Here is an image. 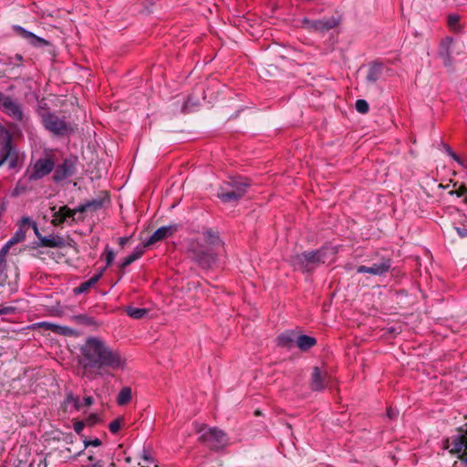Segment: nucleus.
I'll list each match as a JSON object with an SVG mask.
<instances>
[{
  "mask_svg": "<svg viewBox=\"0 0 467 467\" xmlns=\"http://www.w3.org/2000/svg\"><path fill=\"white\" fill-rule=\"evenodd\" d=\"M85 428V423L84 421H81V420H77L74 422L73 424V429L74 431L78 433V434H80L83 430Z\"/></svg>",
  "mask_w": 467,
  "mask_h": 467,
  "instance_id": "4c0bfd02",
  "label": "nucleus"
},
{
  "mask_svg": "<svg viewBox=\"0 0 467 467\" xmlns=\"http://www.w3.org/2000/svg\"><path fill=\"white\" fill-rule=\"evenodd\" d=\"M10 250L5 244L0 249V275H5L7 269L6 256Z\"/></svg>",
  "mask_w": 467,
  "mask_h": 467,
  "instance_id": "a878e982",
  "label": "nucleus"
},
{
  "mask_svg": "<svg viewBox=\"0 0 467 467\" xmlns=\"http://www.w3.org/2000/svg\"><path fill=\"white\" fill-rule=\"evenodd\" d=\"M44 127L55 135H66L69 132L70 127L64 119L54 113L42 114Z\"/></svg>",
  "mask_w": 467,
  "mask_h": 467,
  "instance_id": "423d86ee",
  "label": "nucleus"
},
{
  "mask_svg": "<svg viewBox=\"0 0 467 467\" xmlns=\"http://www.w3.org/2000/svg\"><path fill=\"white\" fill-rule=\"evenodd\" d=\"M398 413H399L398 410H396L392 408H389L387 410V415H388L389 419H390V420L395 419L398 416Z\"/></svg>",
  "mask_w": 467,
  "mask_h": 467,
  "instance_id": "c03bdc74",
  "label": "nucleus"
},
{
  "mask_svg": "<svg viewBox=\"0 0 467 467\" xmlns=\"http://www.w3.org/2000/svg\"><path fill=\"white\" fill-rule=\"evenodd\" d=\"M131 400V389L129 387H125L121 389L119 391L118 397H117V403L119 406H123L128 404Z\"/></svg>",
  "mask_w": 467,
  "mask_h": 467,
  "instance_id": "393cba45",
  "label": "nucleus"
},
{
  "mask_svg": "<svg viewBox=\"0 0 467 467\" xmlns=\"http://www.w3.org/2000/svg\"><path fill=\"white\" fill-rule=\"evenodd\" d=\"M250 182L248 179H236L223 182L218 192V198L223 202H236L247 192Z\"/></svg>",
  "mask_w": 467,
  "mask_h": 467,
  "instance_id": "20e7f679",
  "label": "nucleus"
},
{
  "mask_svg": "<svg viewBox=\"0 0 467 467\" xmlns=\"http://www.w3.org/2000/svg\"><path fill=\"white\" fill-rule=\"evenodd\" d=\"M54 161L49 158L38 159L33 166V171L28 175L29 181L39 180L49 174L54 169Z\"/></svg>",
  "mask_w": 467,
  "mask_h": 467,
  "instance_id": "1a4fd4ad",
  "label": "nucleus"
},
{
  "mask_svg": "<svg viewBox=\"0 0 467 467\" xmlns=\"http://www.w3.org/2000/svg\"><path fill=\"white\" fill-rule=\"evenodd\" d=\"M88 462L91 463L90 465H92L93 463H95V459L92 455H89L88 458Z\"/></svg>",
  "mask_w": 467,
  "mask_h": 467,
  "instance_id": "8fccbe9b",
  "label": "nucleus"
},
{
  "mask_svg": "<svg viewBox=\"0 0 467 467\" xmlns=\"http://www.w3.org/2000/svg\"><path fill=\"white\" fill-rule=\"evenodd\" d=\"M105 268L101 269L98 274L93 275L88 281L83 282L80 285L74 288L75 295H80L87 292L91 286H93L103 275Z\"/></svg>",
  "mask_w": 467,
  "mask_h": 467,
  "instance_id": "6ab92c4d",
  "label": "nucleus"
},
{
  "mask_svg": "<svg viewBox=\"0 0 467 467\" xmlns=\"http://www.w3.org/2000/svg\"><path fill=\"white\" fill-rule=\"evenodd\" d=\"M75 172V163L73 161L67 159L62 164L58 165L54 172L53 179L60 182L71 176Z\"/></svg>",
  "mask_w": 467,
  "mask_h": 467,
  "instance_id": "f8f14e48",
  "label": "nucleus"
},
{
  "mask_svg": "<svg viewBox=\"0 0 467 467\" xmlns=\"http://www.w3.org/2000/svg\"><path fill=\"white\" fill-rule=\"evenodd\" d=\"M129 241V238L128 237H120L119 238V244L123 247L127 242Z\"/></svg>",
  "mask_w": 467,
  "mask_h": 467,
  "instance_id": "09e8293b",
  "label": "nucleus"
},
{
  "mask_svg": "<svg viewBox=\"0 0 467 467\" xmlns=\"http://www.w3.org/2000/svg\"><path fill=\"white\" fill-rule=\"evenodd\" d=\"M145 247H146L145 244L142 246L136 247L135 250L123 260L120 267L125 268V267L129 266L130 264H132L133 262H135L137 259L141 257L145 252Z\"/></svg>",
  "mask_w": 467,
  "mask_h": 467,
  "instance_id": "4be33fe9",
  "label": "nucleus"
},
{
  "mask_svg": "<svg viewBox=\"0 0 467 467\" xmlns=\"http://www.w3.org/2000/svg\"><path fill=\"white\" fill-rule=\"evenodd\" d=\"M455 229H456L457 234H458L462 238L467 237V229H466V228H463V227H456Z\"/></svg>",
  "mask_w": 467,
  "mask_h": 467,
  "instance_id": "a18cd8bd",
  "label": "nucleus"
},
{
  "mask_svg": "<svg viewBox=\"0 0 467 467\" xmlns=\"http://www.w3.org/2000/svg\"><path fill=\"white\" fill-rule=\"evenodd\" d=\"M177 231V225L161 226L158 228L145 243V246L153 244L156 242L164 240Z\"/></svg>",
  "mask_w": 467,
  "mask_h": 467,
  "instance_id": "ddd939ff",
  "label": "nucleus"
},
{
  "mask_svg": "<svg viewBox=\"0 0 467 467\" xmlns=\"http://www.w3.org/2000/svg\"><path fill=\"white\" fill-rule=\"evenodd\" d=\"M114 259H115V254H114L113 250L107 246L105 249L106 265L107 266L110 265L113 263Z\"/></svg>",
  "mask_w": 467,
  "mask_h": 467,
  "instance_id": "473e14b6",
  "label": "nucleus"
},
{
  "mask_svg": "<svg viewBox=\"0 0 467 467\" xmlns=\"http://www.w3.org/2000/svg\"><path fill=\"white\" fill-rule=\"evenodd\" d=\"M295 343V335L292 332L286 331L285 333H282L277 337V345L290 348L293 347Z\"/></svg>",
  "mask_w": 467,
  "mask_h": 467,
  "instance_id": "5701e85b",
  "label": "nucleus"
},
{
  "mask_svg": "<svg viewBox=\"0 0 467 467\" xmlns=\"http://www.w3.org/2000/svg\"><path fill=\"white\" fill-rule=\"evenodd\" d=\"M203 242L204 244L199 240H192L189 243L188 251L200 266L209 268L216 261L213 248L221 245V240L216 233L206 230L203 232Z\"/></svg>",
  "mask_w": 467,
  "mask_h": 467,
  "instance_id": "f03ea898",
  "label": "nucleus"
},
{
  "mask_svg": "<svg viewBox=\"0 0 467 467\" xmlns=\"http://www.w3.org/2000/svg\"><path fill=\"white\" fill-rule=\"evenodd\" d=\"M126 312L130 317L140 319L148 313V310L146 308L128 306Z\"/></svg>",
  "mask_w": 467,
  "mask_h": 467,
  "instance_id": "cd10ccee",
  "label": "nucleus"
},
{
  "mask_svg": "<svg viewBox=\"0 0 467 467\" xmlns=\"http://www.w3.org/2000/svg\"><path fill=\"white\" fill-rule=\"evenodd\" d=\"M198 431L201 433L199 439L212 450L218 451L229 444L226 433L217 428L203 427Z\"/></svg>",
  "mask_w": 467,
  "mask_h": 467,
  "instance_id": "39448f33",
  "label": "nucleus"
},
{
  "mask_svg": "<svg viewBox=\"0 0 467 467\" xmlns=\"http://www.w3.org/2000/svg\"><path fill=\"white\" fill-rule=\"evenodd\" d=\"M65 239L59 235H49L41 238L39 245L42 247L59 248L65 245Z\"/></svg>",
  "mask_w": 467,
  "mask_h": 467,
  "instance_id": "f3484780",
  "label": "nucleus"
},
{
  "mask_svg": "<svg viewBox=\"0 0 467 467\" xmlns=\"http://www.w3.org/2000/svg\"><path fill=\"white\" fill-rule=\"evenodd\" d=\"M15 58H16V61H22L23 60V57L21 55H19V54H16Z\"/></svg>",
  "mask_w": 467,
  "mask_h": 467,
  "instance_id": "3c124183",
  "label": "nucleus"
},
{
  "mask_svg": "<svg viewBox=\"0 0 467 467\" xmlns=\"http://www.w3.org/2000/svg\"><path fill=\"white\" fill-rule=\"evenodd\" d=\"M80 352V364L84 368L83 376L89 379L102 376L103 368L119 369L124 364L120 354L99 337H88L81 346Z\"/></svg>",
  "mask_w": 467,
  "mask_h": 467,
  "instance_id": "f257e3e1",
  "label": "nucleus"
},
{
  "mask_svg": "<svg viewBox=\"0 0 467 467\" xmlns=\"http://www.w3.org/2000/svg\"><path fill=\"white\" fill-rule=\"evenodd\" d=\"M383 70V65L381 63L375 62L370 65L367 79L369 82H376L381 76Z\"/></svg>",
  "mask_w": 467,
  "mask_h": 467,
  "instance_id": "412c9836",
  "label": "nucleus"
},
{
  "mask_svg": "<svg viewBox=\"0 0 467 467\" xmlns=\"http://www.w3.org/2000/svg\"><path fill=\"white\" fill-rule=\"evenodd\" d=\"M0 109L14 120L22 121L24 114L19 103L0 91Z\"/></svg>",
  "mask_w": 467,
  "mask_h": 467,
  "instance_id": "6e6552de",
  "label": "nucleus"
},
{
  "mask_svg": "<svg viewBox=\"0 0 467 467\" xmlns=\"http://www.w3.org/2000/svg\"><path fill=\"white\" fill-rule=\"evenodd\" d=\"M52 211H53V214H52V221H51V223L55 226H57V225H60L64 223H66V218H65V213L64 211H62V206L57 210L56 211L55 208H52Z\"/></svg>",
  "mask_w": 467,
  "mask_h": 467,
  "instance_id": "bb28decb",
  "label": "nucleus"
},
{
  "mask_svg": "<svg viewBox=\"0 0 467 467\" xmlns=\"http://www.w3.org/2000/svg\"><path fill=\"white\" fill-rule=\"evenodd\" d=\"M55 333L63 336H72L75 334V331L69 327L57 325Z\"/></svg>",
  "mask_w": 467,
  "mask_h": 467,
  "instance_id": "c85d7f7f",
  "label": "nucleus"
},
{
  "mask_svg": "<svg viewBox=\"0 0 467 467\" xmlns=\"http://www.w3.org/2000/svg\"><path fill=\"white\" fill-rule=\"evenodd\" d=\"M20 193V189H18V187H16L15 190H14V195H18Z\"/></svg>",
  "mask_w": 467,
  "mask_h": 467,
  "instance_id": "603ef678",
  "label": "nucleus"
},
{
  "mask_svg": "<svg viewBox=\"0 0 467 467\" xmlns=\"http://www.w3.org/2000/svg\"><path fill=\"white\" fill-rule=\"evenodd\" d=\"M451 43V38L443 40L439 50V55L442 58L445 67H451L452 65V57L450 50Z\"/></svg>",
  "mask_w": 467,
  "mask_h": 467,
  "instance_id": "a211bd4d",
  "label": "nucleus"
},
{
  "mask_svg": "<svg viewBox=\"0 0 467 467\" xmlns=\"http://www.w3.org/2000/svg\"><path fill=\"white\" fill-rule=\"evenodd\" d=\"M30 222L29 217H23L18 223V228L13 236L5 244L7 247H12L19 243H22L26 240V223Z\"/></svg>",
  "mask_w": 467,
  "mask_h": 467,
  "instance_id": "9b49d317",
  "label": "nucleus"
},
{
  "mask_svg": "<svg viewBox=\"0 0 467 467\" xmlns=\"http://www.w3.org/2000/svg\"><path fill=\"white\" fill-rule=\"evenodd\" d=\"M18 253H19V252H18V251H16V248H13V249H12V254H17Z\"/></svg>",
  "mask_w": 467,
  "mask_h": 467,
  "instance_id": "864d4df0",
  "label": "nucleus"
},
{
  "mask_svg": "<svg viewBox=\"0 0 467 467\" xmlns=\"http://www.w3.org/2000/svg\"><path fill=\"white\" fill-rule=\"evenodd\" d=\"M98 420V416L96 414H90L87 419L88 424H93Z\"/></svg>",
  "mask_w": 467,
  "mask_h": 467,
  "instance_id": "de8ad7c7",
  "label": "nucleus"
},
{
  "mask_svg": "<svg viewBox=\"0 0 467 467\" xmlns=\"http://www.w3.org/2000/svg\"><path fill=\"white\" fill-rule=\"evenodd\" d=\"M16 30L19 31L23 37H25L26 39H27L30 43H32L34 45L47 43L43 38L36 36L32 32L26 31V29L22 28L21 26H16Z\"/></svg>",
  "mask_w": 467,
  "mask_h": 467,
  "instance_id": "b1692460",
  "label": "nucleus"
},
{
  "mask_svg": "<svg viewBox=\"0 0 467 467\" xmlns=\"http://www.w3.org/2000/svg\"><path fill=\"white\" fill-rule=\"evenodd\" d=\"M114 467V466H113Z\"/></svg>",
  "mask_w": 467,
  "mask_h": 467,
  "instance_id": "5fc2aeb1",
  "label": "nucleus"
},
{
  "mask_svg": "<svg viewBox=\"0 0 467 467\" xmlns=\"http://www.w3.org/2000/svg\"><path fill=\"white\" fill-rule=\"evenodd\" d=\"M93 398L88 396V397H85L84 400H83V406H91L93 404Z\"/></svg>",
  "mask_w": 467,
  "mask_h": 467,
  "instance_id": "49530a36",
  "label": "nucleus"
},
{
  "mask_svg": "<svg viewBox=\"0 0 467 467\" xmlns=\"http://www.w3.org/2000/svg\"><path fill=\"white\" fill-rule=\"evenodd\" d=\"M390 258L381 257L379 262L373 263L370 266L359 265L357 268L358 274H370L373 275H382L388 273L391 267Z\"/></svg>",
  "mask_w": 467,
  "mask_h": 467,
  "instance_id": "9d476101",
  "label": "nucleus"
},
{
  "mask_svg": "<svg viewBox=\"0 0 467 467\" xmlns=\"http://www.w3.org/2000/svg\"><path fill=\"white\" fill-rule=\"evenodd\" d=\"M334 247L323 246L320 249L304 252L291 258V263L296 269L303 272H309L320 264H325L329 258L336 254Z\"/></svg>",
  "mask_w": 467,
  "mask_h": 467,
  "instance_id": "7ed1b4c3",
  "label": "nucleus"
},
{
  "mask_svg": "<svg viewBox=\"0 0 467 467\" xmlns=\"http://www.w3.org/2000/svg\"><path fill=\"white\" fill-rule=\"evenodd\" d=\"M122 418H118L111 421L109 425V431L113 434L117 433L121 428Z\"/></svg>",
  "mask_w": 467,
  "mask_h": 467,
  "instance_id": "2f4dec72",
  "label": "nucleus"
},
{
  "mask_svg": "<svg viewBox=\"0 0 467 467\" xmlns=\"http://www.w3.org/2000/svg\"><path fill=\"white\" fill-rule=\"evenodd\" d=\"M83 407L82 401L78 396L68 393L63 401V408L67 411L79 410Z\"/></svg>",
  "mask_w": 467,
  "mask_h": 467,
  "instance_id": "dca6fc26",
  "label": "nucleus"
},
{
  "mask_svg": "<svg viewBox=\"0 0 467 467\" xmlns=\"http://www.w3.org/2000/svg\"><path fill=\"white\" fill-rule=\"evenodd\" d=\"M86 204H89L88 205V209L97 210V209H99L102 206V202L101 201H98V200H93V201L86 202Z\"/></svg>",
  "mask_w": 467,
  "mask_h": 467,
  "instance_id": "58836bf2",
  "label": "nucleus"
},
{
  "mask_svg": "<svg viewBox=\"0 0 467 467\" xmlns=\"http://www.w3.org/2000/svg\"><path fill=\"white\" fill-rule=\"evenodd\" d=\"M62 211H64V213H65L66 222L77 221V219L75 217L76 216L75 213L68 206H67V205L62 206ZM78 220H80V218H78Z\"/></svg>",
  "mask_w": 467,
  "mask_h": 467,
  "instance_id": "c756f323",
  "label": "nucleus"
},
{
  "mask_svg": "<svg viewBox=\"0 0 467 467\" xmlns=\"http://www.w3.org/2000/svg\"><path fill=\"white\" fill-rule=\"evenodd\" d=\"M47 459L43 456H40L38 461L33 460L30 463V467H47Z\"/></svg>",
  "mask_w": 467,
  "mask_h": 467,
  "instance_id": "f704fd0d",
  "label": "nucleus"
},
{
  "mask_svg": "<svg viewBox=\"0 0 467 467\" xmlns=\"http://www.w3.org/2000/svg\"><path fill=\"white\" fill-rule=\"evenodd\" d=\"M29 227H32V229L34 230V233L36 234V236L38 238L39 242L41 241V238H43L44 236L39 233V230H38V227H37V224L36 222L32 221L30 219V222L26 223V230L29 228Z\"/></svg>",
  "mask_w": 467,
  "mask_h": 467,
  "instance_id": "72a5a7b5",
  "label": "nucleus"
},
{
  "mask_svg": "<svg viewBox=\"0 0 467 467\" xmlns=\"http://www.w3.org/2000/svg\"><path fill=\"white\" fill-rule=\"evenodd\" d=\"M39 327L55 333L57 324L50 323V322H41V323H39Z\"/></svg>",
  "mask_w": 467,
  "mask_h": 467,
  "instance_id": "e433bc0d",
  "label": "nucleus"
},
{
  "mask_svg": "<svg viewBox=\"0 0 467 467\" xmlns=\"http://www.w3.org/2000/svg\"><path fill=\"white\" fill-rule=\"evenodd\" d=\"M302 24L305 28L314 31H327L335 26V24L329 20H310L304 18Z\"/></svg>",
  "mask_w": 467,
  "mask_h": 467,
  "instance_id": "2eb2a0df",
  "label": "nucleus"
},
{
  "mask_svg": "<svg viewBox=\"0 0 467 467\" xmlns=\"http://www.w3.org/2000/svg\"><path fill=\"white\" fill-rule=\"evenodd\" d=\"M445 150H446V152L450 156H451L456 161H458L459 163L462 164V161H461V159L459 158V156L457 154H455L453 152V150L449 146H445Z\"/></svg>",
  "mask_w": 467,
  "mask_h": 467,
  "instance_id": "79ce46f5",
  "label": "nucleus"
},
{
  "mask_svg": "<svg viewBox=\"0 0 467 467\" xmlns=\"http://www.w3.org/2000/svg\"><path fill=\"white\" fill-rule=\"evenodd\" d=\"M328 376L327 372H322L317 367L313 368L310 387L315 391L325 389L327 384Z\"/></svg>",
  "mask_w": 467,
  "mask_h": 467,
  "instance_id": "4468645a",
  "label": "nucleus"
},
{
  "mask_svg": "<svg viewBox=\"0 0 467 467\" xmlns=\"http://www.w3.org/2000/svg\"><path fill=\"white\" fill-rule=\"evenodd\" d=\"M459 16L456 15H451L448 17V24L452 29H456V26L459 24Z\"/></svg>",
  "mask_w": 467,
  "mask_h": 467,
  "instance_id": "c9c22d12",
  "label": "nucleus"
},
{
  "mask_svg": "<svg viewBox=\"0 0 467 467\" xmlns=\"http://www.w3.org/2000/svg\"><path fill=\"white\" fill-rule=\"evenodd\" d=\"M356 109L362 114H365L368 111L369 107L368 102L365 99H358L356 101Z\"/></svg>",
  "mask_w": 467,
  "mask_h": 467,
  "instance_id": "7c9ffc66",
  "label": "nucleus"
},
{
  "mask_svg": "<svg viewBox=\"0 0 467 467\" xmlns=\"http://www.w3.org/2000/svg\"><path fill=\"white\" fill-rule=\"evenodd\" d=\"M85 447L93 446V447H99L101 445V441L98 438L91 440V441H85Z\"/></svg>",
  "mask_w": 467,
  "mask_h": 467,
  "instance_id": "ea45409f",
  "label": "nucleus"
},
{
  "mask_svg": "<svg viewBox=\"0 0 467 467\" xmlns=\"http://www.w3.org/2000/svg\"><path fill=\"white\" fill-rule=\"evenodd\" d=\"M88 205L89 204L84 203L72 210L75 213V214H77L78 213H84L88 210Z\"/></svg>",
  "mask_w": 467,
  "mask_h": 467,
  "instance_id": "37998d69",
  "label": "nucleus"
},
{
  "mask_svg": "<svg viewBox=\"0 0 467 467\" xmlns=\"http://www.w3.org/2000/svg\"><path fill=\"white\" fill-rule=\"evenodd\" d=\"M0 135L3 139L0 149V166L8 161L9 168L13 169L16 164V154L12 148L10 133L4 128H1Z\"/></svg>",
  "mask_w": 467,
  "mask_h": 467,
  "instance_id": "0eeeda50",
  "label": "nucleus"
},
{
  "mask_svg": "<svg viewBox=\"0 0 467 467\" xmlns=\"http://www.w3.org/2000/svg\"><path fill=\"white\" fill-rule=\"evenodd\" d=\"M16 308L14 306H3L0 308V316L13 314Z\"/></svg>",
  "mask_w": 467,
  "mask_h": 467,
  "instance_id": "a19ab883",
  "label": "nucleus"
},
{
  "mask_svg": "<svg viewBox=\"0 0 467 467\" xmlns=\"http://www.w3.org/2000/svg\"><path fill=\"white\" fill-rule=\"evenodd\" d=\"M296 342L298 348H300L302 351H306L316 345L317 340L315 337L306 335H301L297 337Z\"/></svg>",
  "mask_w": 467,
  "mask_h": 467,
  "instance_id": "aec40b11",
  "label": "nucleus"
}]
</instances>
